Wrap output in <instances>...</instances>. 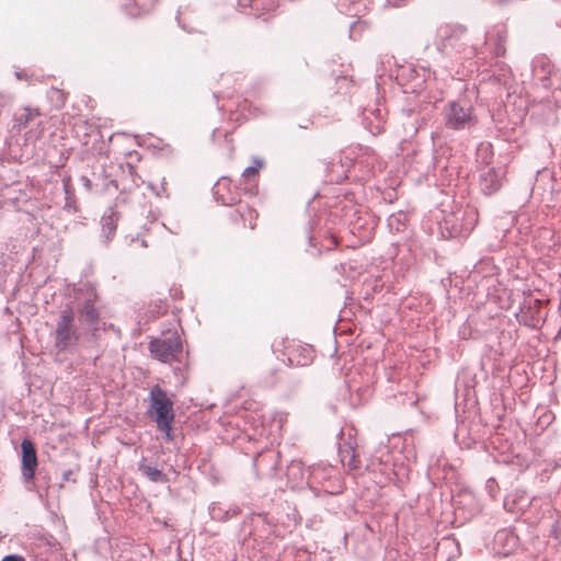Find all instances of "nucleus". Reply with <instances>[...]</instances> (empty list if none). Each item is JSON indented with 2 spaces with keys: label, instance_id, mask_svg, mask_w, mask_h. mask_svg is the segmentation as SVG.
Here are the masks:
<instances>
[{
  "label": "nucleus",
  "instance_id": "obj_11",
  "mask_svg": "<svg viewBox=\"0 0 561 561\" xmlns=\"http://www.w3.org/2000/svg\"><path fill=\"white\" fill-rule=\"evenodd\" d=\"M75 301H83L84 299L100 300L96 285L91 282L80 283L73 288Z\"/></svg>",
  "mask_w": 561,
  "mask_h": 561
},
{
  "label": "nucleus",
  "instance_id": "obj_22",
  "mask_svg": "<svg viewBox=\"0 0 561 561\" xmlns=\"http://www.w3.org/2000/svg\"><path fill=\"white\" fill-rule=\"evenodd\" d=\"M12 96L9 94L0 93V115L4 108L11 103Z\"/></svg>",
  "mask_w": 561,
  "mask_h": 561
},
{
  "label": "nucleus",
  "instance_id": "obj_25",
  "mask_svg": "<svg viewBox=\"0 0 561 561\" xmlns=\"http://www.w3.org/2000/svg\"><path fill=\"white\" fill-rule=\"evenodd\" d=\"M81 182L88 192L92 191V182L87 176H81Z\"/></svg>",
  "mask_w": 561,
  "mask_h": 561
},
{
  "label": "nucleus",
  "instance_id": "obj_24",
  "mask_svg": "<svg viewBox=\"0 0 561 561\" xmlns=\"http://www.w3.org/2000/svg\"><path fill=\"white\" fill-rule=\"evenodd\" d=\"M2 561H25V559L18 554H8L2 559Z\"/></svg>",
  "mask_w": 561,
  "mask_h": 561
},
{
  "label": "nucleus",
  "instance_id": "obj_20",
  "mask_svg": "<svg viewBox=\"0 0 561 561\" xmlns=\"http://www.w3.org/2000/svg\"><path fill=\"white\" fill-rule=\"evenodd\" d=\"M254 2H256V0H237V5L241 12L253 15Z\"/></svg>",
  "mask_w": 561,
  "mask_h": 561
},
{
  "label": "nucleus",
  "instance_id": "obj_29",
  "mask_svg": "<svg viewBox=\"0 0 561 561\" xmlns=\"http://www.w3.org/2000/svg\"><path fill=\"white\" fill-rule=\"evenodd\" d=\"M71 476H72V471L71 470H67V471H65L62 473V480L64 481H69Z\"/></svg>",
  "mask_w": 561,
  "mask_h": 561
},
{
  "label": "nucleus",
  "instance_id": "obj_6",
  "mask_svg": "<svg viewBox=\"0 0 561 561\" xmlns=\"http://www.w3.org/2000/svg\"><path fill=\"white\" fill-rule=\"evenodd\" d=\"M240 186H233L228 176H221L213 186V195L225 206H233L241 201Z\"/></svg>",
  "mask_w": 561,
  "mask_h": 561
},
{
  "label": "nucleus",
  "instance_id": "obj_12",
  "mask_svg": "<svg viewBox=\"0 0 561 561\" xmlns=\"http://www.w3.org/2000/svg\"><path fill=\"white\" fill-rule=\"evenodd\" d=\"M138 470L146 476L151 482L167 483L169 478L160 469L152 467L147 462L146 458H142L138 463Z\"/></svg>",
  "mask_w": 561,
  "mask_h": 561
},
{
  "label": "nucleus",
  "instance_id": "obj_9",
  "mask_svg": "<svg viewBox=\"0 0 561 561\" xmlns=\"http://www.w3.org/2000/svg\"><path fill=\"white\" fill-rule=\"evenodd\" d=\"M157 3L158 0H126L122 9L127 15L139 18L152 12Z\"/></svg>",
  "mask_w": 561,
  "mask_h": 561
},
{
  "label": "nucleus",
  "instance_id": "obj_13",
  "mask_svg": "<svg viewBox=\"0 0 561 561\" xmlns=\"http://www.w3.org/2000/svg\"><path fill=\"white\" fill-rule=\"evenodd\" d=\"M254 165H250L244 169L242 172V182L240 183V186L243 185V190L250 194L254 193V180L259 173V170L263 165V162L260 160H254Z\"/></svg>",
  "mask_w": 561,
  "mask_h": 561
},
{
  "label": "nucleus",
  "instance_id": "obj_14",
  "mask_svg": "<svg viewBox=\"0 0 561 561\" xmlns=\"http://www.w3.org/2000/svg\"><path fill=\"white\" fill-rule=\"evenodd\" d=\"M340 457L344 466L350 470H356L360 466V460L355 453V447L352 444L343 445L340 447Z\"/></svg>",
  "mask_w": 561,
  "mask_h": 561
},
{
  "label": "nucleus",
  "instance_id": "obj_17",
  "mask_svg": "<svg viewBox=\"0 0 561 561\" xmlns=\"http://www.w3.org/2000/svg\"><path fill=\"white\" fill-rule=\"evenodd\" d=\"M254 12L253 15L255 18L263 16L267 13L274 12L278 8L277 0H256L254 2Z\"/></svg>",
  "mask_w": 561,
  "mask_h": 561
},
{
  "label": "nucleus",
  "instance_id": "obj_5",
  "mask_svg": "<svg viewBox=\"0 0 561 561\" xmlns=\"http://www.w3.org/2000/svg\"><path fill=\"white\" fill-rule=\"evenodd\" d=\"M100 300L84 299L76 302L75 312L82 330L89 331L93 336L100 331L101 310Z\"/></svg>",
  "mask_w": 561,
  "mask_h": 561
},
{
  "label": "nucleus",
  "instance_id": "obj_30",
  "mask_svg": "<svg viewBox=\"0 0 561 561\" xmlns=\"http://www.w3.org/2000/svg\"><path fill=\"white\" fill-rule=\"evenodd\" d=\"M111 184L115 185V187L117 188V184L115 181H111Z\"/></svg>",
  "mask_w": 561,
  "mask_h": 561
},
{
  "label": "nucleus",
  "instance_id": "obj_7",
  "mask_svg": "<svg viewBox=\"0 0 561 561\" xmlns=\"http://www.w3.org/2000/svg\"><path fill=\"white\" fill-rule=\"evenodd\" d=\"M447 125L451 128H463L472 121L471 106H462L457 102L449 103L446 110Z\"/></svg>",
  "mask_w": 561,
  "mask_h": 561
},
{
  "label": "nucleus",
  "instance_id": "obj_21",
  "mask_svg": "<svg viewBox=\"0 0 561 561\" xmlns=\"http://www.w3.org/2000/svg\"><path fill=\"white\" fill-rule=\"evenodd\" d=\"M158 431H160L163 434V438L168 442H172L174 439L172 434V423H168V427L164 428L163 426L157 425Z\"/></svg>",
  "mask_w": 561,
  "mask_h": 561
},
{
  "label": "nucleus",
  "instance_id": "obj_4",
  "mask_svg": "<svg viewBox=\"0 0 561 561\" xmlns=\"http://www.w3.org/2000/svg\"><path fill=\"white\" fill-rule=\"evenodd\" d=\"M21 450H22V455H21L22 481L25 484L32 485L31 488H28L30 490L39 489L41 485L37 483L42 479L45 480V478L42 476V472L39 471L37 482L35 480V473H36V468L38 466V460H37V453H36L34 443L28 438L23 439L21 443Z\"/></svg>",
  "mask_w": 561,
  "mask_h": 561
},
{
  "label": "nucleus",
  "instance_id": "obj_27",
  "mask_svg": "<svg viewBox=\"0 0 561 561\" xmlns=\"http://www.w3.org/2000/svg\"><path fill=\"white\" fill-rule=\"evenodd\" d=\"M227 511H230V518H232L241 513V510L238 506H233L231 508H228Z\"/></svg>",
  "mask_w": 561,
  "mask_h": 561
},
{
  "label": "nucleus",
  "instance_id": "obj_1",
  "mask_svg": "<svg viewBox=\"0 0 561 561\" xmlns=\"http://www.w3.org/2000/svg\"><path fill=\"white\" fill-rule=\"evenodd\" d=\"M80 328L76 324V312L72 302H68L61 309L53 332L54 346L58 352L75 348L80 339Z\"/></svg>",
  "mask_w": 561,
  "mask_h": 561
},
{
  "label": "nucleus",
  "instance_id": "obj_26",
  "mask_svg": "<svg viewBox=\"0 0 561 561\" xmlns=\"http://www.w3.org/2000/svg\"><path fill=\"white\" fill-rule=\"evenodd\" d=\"M225 139H226V142H227L228 148H229V156L231 157L232 153H233V150H234V147H233V144H232V139H231V137L228 134L225 135Z\"/></svg>",
  "mask_w": 561,
  "mask_h": 561
},
{
  "label": "nucleus",
  "instance_id": "obj_3",
  "mask_svg": "<svg viewBox=\"0 0 561 561\" xmlns=\"http://www.w3.org/2000/svg\"><path fill=\"white\" fill-rule=\"evenodd\" d=\"M149 351L162 363L180 360V356L183 352L182 340L176 332H173L163 339H153L150 341Z\"/></svg>",
  "mask_w": 561,
  "mask_h": 561
},
{
  "label": "nucleus",
  "instance_id": "obj_15",
  "mask_svg": "<svg viewBox=\"0 0 561 561\" xmlns=\"http://www.w3.org/2000/svg\"><path fill=\"white\" fill-rule=\"evenodd\" d=\"M500 186V176L494 169H488L486 172L481 175V187L485 194H493Z\"/></svg>",
  "mask_w": 561,
  "mask_h": 561
},
{
  "label": "nucleus",
  "instance_id": "obj_32",
  "mask_svg": "<svg viewBox=\"0 0 561 561\" xmlns=\"http://www.w3.org/2000/svg\"><path fill=\"white\" fill-rule=\"evenodd\" d=\"M44 488H45V489H47V488H48V483H47V481H45V485H44Z\"/></svg>",
  "mask_w": 561,
  "mask_h": 561
},
{
  "label": "nucleus",
  "instance_id": "obj_10",
  "mask_svg": "<svg viewBox=\"0 0 561 561\" xmlns=\"http://www.w3.org/2000/svg\"><path fill=\"white\" fill-rule=\"evenodd\" d=\"M117 221H118V214L113 210L108 209V213H105L101 218V226H102V234L106 242H108L113 236L116 232L117 228Z\"/></svg>",
  "mask_w": 561,
  "mask_h": 561
},
{
  "label": "nucleus",
  "instance_id": "obj_18",
  "mask_svg": "<svg viewBox=\"0 0 561 561\" xmlns=\"http://www.w3.org/2000/svg\"><path fill=\"white\" fill-rule=\"evenodd\" d=\"M39 115L38 110L24 108L21 113L14 115L15 126L22 128Z\"/></svg>",
  "mask_w": 561,
  "mask_h": 561
},
{
  "label": "nucleus",
  "instance_id": "obj_8",
  "mask_svg": "<svg viewBox=\"0 0 561 561\" xmlns=\"http://www.w3.org/2000/svg\"><path fill=\"white\" fill-rule=\"evenodd\" d=\"M313 350L310 345H301L295 342L285 345V354L288 362L295 366H306L311 360Z\"/></svg>",
  "mask_w": 561,
  "mask_h": 561
},
{
  "label": "nucleus",
  "instance_id": "obj_2",
  "mask_svg": "<svg viewBox=\"0 0 561 561\" xmlns=\"http://www.w3.org/2000/svg\"><path fill=\"white\" fill-rule=\"evenodd\" d=\"M149 402L150 404L147 414L156 422L157 425L167 428L168 423L174 422V402L168 396L167 391L159 385H156L150 389Z\"/></svg>",
  "mask_w": 561,
  "mask_h": 561
},
{
  "label": "nucleus",
  "instance_id": "obj_16",
  "mask_svg": "<svg viewBox=\"0 0 561 561\" xmlns=\"http://www.w3.org/2000/svg\"><path fill=\"white\" fill-rule=\"evenodd\" d=\"M287 478L290 483H293L291 488H295L305 481V469L301 462L293 461L287 467Z\"/></svg>",
  "mask_w": 561,
  "mask_h": 561
},
{
  "label": "nucleus",
  "instance_id": "obj_23",
  "mask_svg": "<svg viewBox=\"0 0 561 561\" xmlns=\"http://www.w3.org/2000/svg\"><path fill=\"white\" fill-rule=\"evenodd\" d=\"M230 217L234 222H238L239 219L244 218V213L241 210V208H237L231 211Z\"/></svg>",
  "mask_w": 561,
  "mask_h": 561
},
{
  "label": "nucleus",
  "instance_id": "obj_19",
  "mask_svg": "<svg viewBox=\"0 0 561 561\" xmlns=\"http://www.w3.org/2000/svg\"><path fill=\"white\" fill-rule=\"evenodd\" d=\"M209 515L211 519L218 522H226L230 519V511H226L219 503H213L209 507Z\"/></svg>",
  "mask_w": 561,
  "mask_h": 561
},
{
  "label": "nucleus",
  "instance_id": "obj_28",
  "mask_svg": "<svg viewBox=\"0 0 561 561\" xmlns=\"http://www.w3.org/2000/svg\"><path fill=\"white\" fill-rule=\"evenodd\" d=\"M15 77L19 80H22V79L26 80L28 78L27 73L24 70L15 71Z\"/></svg>",
  "mask_w": 561,
  "mask_h": 561
},
{
  "label": "nucleus",
  "instance_id": "obj_31",
  "mask_svg": "<svg viewBox=\"0 0 561 561\" xmlns=\"http://www.w3.org/2000/svg\"><path fill=\"white\" fill-rule=\"evenodd\" d=\"M472 216L474 217L473 220H477V214L472 213Z\"/></svg>",
  "mask_w": 561,
  "mask_h": 561
}]
</instances>
